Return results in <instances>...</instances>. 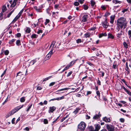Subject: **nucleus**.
I'll return each instance as SVG.
<instances>
[{"label": "nucleus", "instance_id": "f257e3e1", "mask_svg": "<svg viewBox=\"0 0 131 131\" xmlns=\"http://www.w3.org/2000/svg\"><path fill=\"white\" fill-rule=\"evenodd\" d=\"M127 22L125 18L121 17L118 19L117 20V25L120 27L121 29L123 28L124 29L127 26Z\"/></svg>", "mask_w": 131, "mask_h": 131}, {"label": "nucleus", "instance_id": "f03ea898", "mask_svg": "<svg viewBox=\"0 0 131 131\" xmlns=\"http://www.w3.org/2000/svg\"><path fill=\"white\" fill-rule=\"evenodd\" d=\"M55 43L56 42L54 41H53L52 42L50 47V48H52L51 50L44 58V61H46L50 58L51 55L52 54V51L54 50V51L55 50V49H54L55 48H56V49L58 48V47H56V45L54 46V45Z\"/></svg>", "mask_w": 131, "mask_h": 131}, {"label": "nucleus", "instance_id": "7ed1b4c3", "mask_svg": "<svg viewBox=\"0 0 131 131\" xmlns=\"http://www.w3.org/2000/svg\"><path fill=\"white\" fill-rule=\"evenodd\" d=\"M106 128L108 131H114V127L111 125H109L108 124H106Z\"/></svg>", "mask_w": 131, "mask_h": 131}, {"label": "nucleus", "instance_id": "20e7f679", "mask_svg": "<svg viewBox=\"0 0 131 131\" xmlns=\"http://www.w3.org/2000/svg\"><path fill=\"white\" fill-rule=\"evenodd\" d=\"M76 60L73 61H71L67 66L66 67L64 68L66 70L68 69L69 67L72 66L74 63L75 62Z\"/></svg>", "mask_w": 131, "mask_h": 131}, {"label": "nucleus", "instance_id": "39448f33", "mask_svg": "<svg viewBox=\"0 0 131 131\" xmlns=\"http://www.w3.org/2000/svg\"><path fill=\"white\" fill-rule=\"evenodd\" d=\"M14 110H12L11 111L8 113L6 116V117L7 118L9 116L12 115L15 113V112H14Z\"/></svg>", "mask_w": 131, "mask_h": 131}, {"label": "nucleus", "instance_id": "423d86ee", "mask_svg": "<svg viewBox=\"0 0 131 131\" xmlns=\"http://www.w3.org/2000/svg\"><path fill=\"white\" fill-rule=\"evenodd\" d=\"M17 0H14L13 3H12V1H10V3L11 4L10 6L11 7H14L16 4V2H17Z\"/></svg>", "mask_w": 131, "mask_h": 131}, {"label": "nucleus", "instance_id": "0eeeda50", "mask_svg": "<svg viewBox=\"0 0 131 131\" xmlns=\"http://www.w3.org/2000/svg\"><path fill=\"white\" fill-rule=\"evenodd\" d=\"M103 120L106 123L109 122H111V121L110 119L109 118L107 117H103Z\"/></svg>", "mask_w": 131, "mask_h": 131}, {"label": "nucleus", "instance_id": "6e6552de", "mask_svg": "<svg viewBox=\"0 0 131 131\" xmlns=\"http://www.w3.org/2000/svg\"><path fill=\"white\" fill-rule=\"evenodd\" d=\"M88 17V15L87 14L84 15L82 17V22H86L87 21V19Z\"/></svg>", "mask_w": 131, "mask_h": 131}, {"label": "nucleus", "instance_id": "1a4fd4ad", "mask_svg": "<svg viewBox=\"0 0 131 131\" xmlns=\"http://www.w3.org/2000/svg\"><path fill=\"white\" fill-rule=\"evenodd\" d=\"M69 89H71V90L72 91H74V90L75 91L76 90L75 88H66L62 89H61L59 90L58 91H62L63 90H68Z\"/></svg>", "mask_w": 131, "mask_h": 131}, {"label": "nucleus", "instance_id": "9d476101", "mask_svg": "<svg viewBox=\"0 0 131 131\" xmlns=\"http://www.w3.org/2000/svg\"><path fill=\"white\" fill-rule=\"evenodd\" d=\"M122 31L121 30L120 32L117 33L116 35V36L118 38L122 37L123 35Z\"/></svg>", "mask_w": 131, "mask_h": 131}, {"label": "nucleus", "instance_id": "9b49d317", "mask_svg": "<svg viewBox=\"0 0 131 131\" xmlns=\"http://www.w3.org/2000/svg\"><path fill=\"white\" fill-rule=\"evenodd\" d=\"M56 108L54 106L50 107L49 108V113H52L56 110Z\"/></svg>", "mask_w": 131, "mask_h": 131}, {"label": "nucleus", "instance_id": "f8f14e48", "mask_svg": "<svg viewBox=\"0 0 131 131\" xmlns=\"http://www.w3.org/2000/svg\"><path fill=\"white\" fill-rule=\"evenodd\" d=\"M115 16L114 15H113L110 17V23L113 24L114 22V21L115 19Z\"/></svg>", "mask_w": 131, "mask_h": 131}, {"label": "nucleus", "instance_id": "ddd939ff", "mask_svg": "<svg viewBox=\"0 0 131 131\" xmlns=\"http://www.w3.org/2000/svg\"><path fill=\"white\" fill-rule=\"evenodd\" d=\"M123 89L126 91L127 93V94L131 96V92L129 91L128 90H127L126 88L124 87L123 86Z\"/></svg>", "mask_w": 131, "mask_h": 131}, {"label": "nucleus", "instance_id": "4468645a", "mask_svg": "<svg viewBox=\"0 0 131 131\" xmlns=\"http://www.w3.org/2000/svg\"><path fill=\"white\" fill-rule=\"evenodd\" d=\"M100 128L101 126L100 125L97 124L95 126V131H98Z\"/></svg>", "mask_w": 131, "mask_h": 131}, {"label": "nucleus", "instance_id": "2eb2a0df", "mask_svg": "<svg viewBox=\"0 0 131 131\" xmlns=\"http://www.w3.org/2000/svg\"><path fill=\"white\" fill-rule=\"evenodd\" d=\"M101 116V114H96L93 117V119H97L99 118Z\"/></svg>", "mask_w": 131, "mask_h": 131}, {"label": "nucleus", "instance_id": "dca6fc26", "mask_svg": "<svg viewBox=\"0 0 131 131\" xmlns=\"http://www.w3.org/2000/svg\"><path fill=\"white\" fill-rule=\"evenodd\" d=\"M36 60H34L31 61L29 64V66H30L33 65L36 62Z\"/></svg>", "mask_w": 131, "mask_h": 131}, {"label": "nucleus", "instance_id": "f3484780", "mask_svg": "<svg viewBox=\"0 0 131 131\" xmlns=\"http://www.w3.org/2000/svg\"><path fill=\"white\" fill-rule=\"evenodd\" d=\"M107 21L106 20H105V21L103 23V27L105 28H106L108 27V25L107 24Z\"/></svg>", "mask_w": 131, "mask_h": 131}, {"label": "nucleus", "instance_id": "a211bd4d", "mask_svg": "<svg viewBox=\"0 0 131 131\" xmlns=\"http://www.w3.org/2000/svg\"><path fill=\"white\" fill-rule=\"evenodd\" d=\"M19 17H18V16H16L14 18V19L13 20V21L11 23L12 24H14L15 21H16V20L19 18Z\"/></svg>", "mask_w": 131, "mask_h": 131}, {"label": "nucleus", "instance_id": "6ab92c4d", "mask_svg": "<svg viewBox=\"0 0 131 131\" xmlns=\"http://www.w3.org/2000/svg\"><path fill=\"white\" fill-rule=\"evenodd\" d=\"M82 122H81L79 124L78 126V129H80L81 131L82 130Z\"/></svg>", "mask_w": 131, "mask_h": 131}, {"label": "nucleus", "instance_id": "aec40b11", "mask_svg": "<svg viewBox=\"0 0 131 131\" xmlns=\"http://www.w3.org/2000/svg\"><path fill=\"white\" fill-rule=\"evenodd\" d=\"M113 3L115 4H120L121 2L117 0H113L112 1Z\"/></svg>", "mask_w": 131, "mask_h": 131}, {"label": "nucleus", "instance_id": "412c9836", "mask_svg": "<svg viewBox=\"0 0 131 131\" xmlns=\"http://www.w3.org/2000/svg\"><path fill=\"white\" fill-rule=\"evenodd\" d=\"M22 107V106H21L20 107L19 106H18L16 107L13 110H14V112H15V113L17 112L18 110H19L20 108H21Z\"/></svg>", "mask_w": 131, "mask_h": 131}, {"label": "nucleus", "instance_id": "4be33fe9", "mask_svg": "<svg viewBox=\"0 0 131 131\" xmlns=\"http://www.w3.org/2000/svg\"><path fill=\"white\" fill-rule=\"evenodd\" d=\"M34 9L36 10L38 12H41V10L37 6H35L34 7Z\"/></svg>", "mask_w": 131, "mask_h": 131}, {"label": "nucleus", "instance_id": "5701e85b", "mask_svg": "<svg viewBox=\"0 0 131 131\" xmlns=\"http://www.w3.org/2000/svg\"><path fill=\"white\" fill-rule=\"evenodd\" d=\"M2 12H4L6 9V6L5 5H3L2 7Z\"/></svg>", "mask_w": 131, "mask_h": 131}, {"label": "nucleus", "instance_id": "b1692460", "mask_svg": "<svg viewBox=\"0 0 131 131\" xmlns=\"http://www.w3.org/2000/svg\"><path fill=\"white\" fill-rule=\"evenodd\" d=\"M86 124L84 122H82V130H83L85 129L86 127Z\"/></svg>", "mask_w": 131, "mask_h": 131}, {"label": "nucleus", "instance_id": "393cba45", "mask_svg": "<svg viewBox=\"0 0 131 131\" xmlns=\"http://www.w3.org/2000/svg\"><path fill=\"white\" fill-rule=\"evenodd\" d=\"M83 8L85 10H87L88 8L89 7L87 5L84 4L83 5Z\"/></svg>", "mask_w": 131, "mask_h": 131}, {"label": "nucleus", "instance_id": "a878e982", "mask_svg": "<svg viewBox=\"0 0 131 131\" xmlns=\"http://www.w3.org/2000/svg\"><path fill=\"white\" fill-rule=\"evenodd\" d=\"M108 38H111L112 39H113L114 38V36L112 34L110 33H109L108 34Z\"/></svg>", "mask_w": 131, "mask_h": 131}, {"label": "nucleus", "instance_id": "bb28decb", "mask_svg": "<svg viewBox=\"0 0 131 131\" xmlns=\"http://www.w3.org/2000/svg\"><path fill=\"white\" fill-rule=\"evenodd\" d=\"M15 39H12L11 40H10L8 42L10 44H12L14 42H15Z\"/></svg>", "mask_w": 131, "mask_h": 131}, {"label": "nucleus", "instance_id": "cd10ccee", "mask_svg": "<svg viewBox=\"0 0 131 131\" xmlns=\"http://www.w3.org/2000/svg\"><path fill=\"white\" fill-rule=\"evenodd\" d=\"M89 129L90 131H95L94 130V128L92 126H90L89 127Z\"/></svg>", "mask_w": 131, "mask_h": 131}, {"label": "nucleus", "instance_id": "c85d7f7f", "mask_svg": "<svg viewBox=\"0 0 131 131\" xmlns=\"http://www.w3.org/2000/svg\"><path fill=\"white\" fill-rule=\"evenodd\" d=\"M30 28L28 27H27L26 30V32L27 33H29L30 32Z\"/></svg>", "mask_w": 131, "mask_h": 131}, {"label": "nucleus", "instance_id": "c756f323", "mask_svg": "<svg viewBox=\"0 0 131 131\" xmlns=\"http://www.w3.org/2000/svg\"><path fill=\"white\" fill-rule=\"evenodd\" d=\"M16 44L17 46H19L21 45L20 41L19 40H17L16 41Z\"/></svg>", "mask_w": 131, "mask_h": 131}, {"label": "nucleus", "instance_id": "7c9ffc66", "mask_svg": "<svg viewBox=\"0 0 131 131\" xmlns=\"http://www.w3.org/2000/svg\"><path fill=\"white\" fill-rule=\"evenodd\" d=\"M64 99V96H62L60 97H57V100L59 101L60 100L63 99Z\"/></svg>", "mask_w": 131, "mask_h": 131}, {"label": "nucleus", "instance_id": "2f4dec72", "mask_svg": "<svg viewBox=\"0 0 131 131\" xmlns=\"http://www.w3.org/2000/svg\"><path fill=\"white\" fill-rule=\"evenodd\" d=\"M25 97H23L20 99V101L21 102H24L25 101Z\"/></svg>", "mask_w": 131, "mask_h": 131}, {"label": "nucleus", "instance_id": "473e14b6", "mask_svg": "<svg viewBox=\"0 0 131 131\" xmlns=\"http://www.w3.org/2000/svg\"><path fill=\"white\" fill-rule=\"evenodd\" d=\"M123 45L126 48H128V45L125 42H123Z\"/></svg>", "mask_w": 131, "mask_h": 131}, {"label": "nucleus", "instance_id": "72a5a7b5", "mask_svg": "<svg viewBox=\"0 0 131 131\" xmlns=\"http://www.w3.org/2000/svg\"><path fill=\"white\" fill-rule=\"evenodd\" d=\"M23 9H22L21 10L20 12H19V14H18V17H20L22 14L23 12Z\"/></svg>", "mask_w": 131, "mask_h": 131}, {"label": "nucleus", "instance_id": "f704fd0d", "mask_svg": "<svg viewBox=\"0 0 131 131\" xmlns=\"http://www.w3.org/2000/svg\"><path fill=\"white\" fill-rule=\"evenodd\" d=\"M4 52L5 55H8L9 53V51L8 50H6L4 51Z\"/></svg>", "mask_w": 131, "mask_h": 131}, {"label": "nucleus", "instance_id": "c9c22d12", "mask_svg": "<svg viewBox=\"0 0 131 131\" xmlns=\"http://www.w3.org/2000/svg\"><path fill=\"white\" fill-rule=\"evenodd\" d=\"M91 6H94V5L95 4V2L93 0H91Z\"/></svg>", "mask_w": 131, "mask_h": 131}, {"label": "nucleus", "instance_id": "e433bc0d", "mask_svg": "<svg viewBox=\"0 0 131 131\" xmlns=\"http://www.w3.org/2000/svg\"><path fill=\"white\" fill-rule=\"evenodd\" d=\"M128 37L130 38L131 37V30H129L128 31Z\"/></svg>", "mask_w": 131, "mask_h": 131}, {"label": "nucleus", "instance_id": "4c0bfd02", "mask_svg": "<svg viewBox=\"0 0 131 131\" xmlns=\"http://www.w3.org/2000/svg\"><path fill=\"white\" fill-rule=\"evenodd\" d=\"M68 116V115L66 116L65 117L63 118L61 120V122H63L65 119Z\"/></svg>", "mask_w": 131, "mask_h": 131}, {"label": "nucleus", "instance_id": "58836bf2", "mask_svg": "<svg viewBox=\"0 0 131 131\" xmlns=\"http://www.w3.org/2000/svg\"><path fill=\"white\" fill-rule=\"evenodd\" d=\"M80 110V109L79 108H77L76 110L73 112V113H74L75 114H76Z\"/></svg>", "mask_w": 131, "mask_h": 131}, {"label": "nucleus", "instance_id": "ea45409f", "mask_svg": "<svg viewBox=\"0 0 131 131\" xmlns=\"http://www.w3.org/2000/svg\"><path fill=\"white\" fill-rule=\"evenodd\" d=\"M14 11V10H13L11 12L9 13L7 15V17L8 18L12 14V13L13 12V11Z\"/></svg>", "mask_w": 131, "mask_h": 131}, {"label": "nucleus", "instance_id": "a19ab883", "mask_svg": "<svg viewBox=\"0 0 131 131\" xmlns=\"http://www.w3.org/2000/svg\"><path fill=\"white\" fill-rule=\"evenodd\" d=\"M36 35L35 34H32L31 37L32 38H36Z\"/></svg>", "mask_w": 131, "mask_h": 131}, {"label": "nucleus", "instance_id": "79ce46f5", "mask_svg": "<svg viewBox=\"0 0 131 131\" xmlns=\"http://www.w3.org/2000/svg\"><path fill=\"white\" fill-rule=\"evenodd\" d=\"M44 123L45 124H46L48 123V122L47 119H44L43 120Z\"/></svg>", "mask_w": 131, "mask_h": 131}, {"label": "nucleus", "instance_id": "37998d69", "mask_svg": "<svg viewBox=\"0 0 131 131\" xmlns=\"http://www.w3.org/2000/svg\"><path fill=\"white\" fill-rule=\"evenodd\" d=\"M79 4V2H75L74 3V5L76 6H78Z\"/></svg>", "mask_w": 131, "mask_h": 131}, {"label": "nucleus", "instance_id": "c03bdc74", "mask_svg": "<svg viewBox=\"0 0 131 131\" xmlns=\"http://www.w3.org/2000/svg\"><path fill=\"white\" fill-rule=\"evenodd\" d=\"M42 88L41 86H37V90H41Z\"/></svg>", "mask_w": 131, "mask_h": 131}, {"label": "nucleus", "instance_id": "a18cd8bd", "mask_svg": "<svg viewBox=\"0 0 131 131\" xmlns=\"http://www.w3.org/2000/svg\"><path fill=\"white\" fill-rule=\"evenodd\" d=\"M121 29L120 27H119L118 26H117V27L116 28V31L117 32L119 31H120V29Z\"/></svg>", "mask_w": 131, "mask_h": 131}, {"label": "nucleus", "instance_id": "49530a36", "mask_svg": "<svg viewBox=\"0 0 131 131\" xmlns=\"http://www.w3.org/2000/svg\"><path fill=\"white\" fill-rule=\"evenodd\" d=\"M84 35L86 37H89L90 36V34L89 33H87L85 34Z\"/></svg>", "mask_w": 131, "mask_h": 131}, {"label": "nucleus", "instance_id": "de8ad7c7", "mask_svg": "<svg viewBox=\"0 0 131 131\" xmlns=\"http://www.w3.org/2000/svg\"><path fill=\"white\" fill-rule=\"evenodd\" d=\"M81 39H78L76 40V42L77 43L81 42Z\"/></svg>", "mask_w": 131, "mask_h": 131}, {"label": "nucleus", "instance_id": "09e8293b", "mask_svg": "<svg viewBox=\"0 0 131 131\" xmlns=\"http://www.w3.org/2000/svg\"><path fill=\"white\" fill-rule=\"evenodd\" d=\"M32 104H31V105H30L28 107V108L27 109V110H26V111H27V112H28L29 111V110L30 109V108H31V107L32 106Z\"/></svg>", "mask_w": 131, "mask_h": 131}, {"label": "nucleus", "instance_id": "8fccbe9b", "mask_svg": "<svg viewBox=\"0 0 131 131\" xmlns=\"http://www.w3.org/2000/svg\"><path fill=\"white\" fill-rule=\"evenodd\" d=\"M72 73V71H71L69 72L67 75V77H68Z\"/></svg>", "mask_w": 131, "mask_h": 131}, {"label": "nucleus", "instance_id": "3c124183", "mask_svg": "<svg viewBox=\"0 0 131 131\" xmlns=\"http://www.w3.org/2000/svg\"><path fill=\"white\" fill-rule=\"evenodd\" d=\"M42 31L41 30H39L37 32V33L38 34H40V33H42Z\"/></svg>", "mask_w": 131, "mask_h": 131}, {"label": "nucleus", "instance_id": "603ef678", "mask_svg": "<svg viewBox=\"0 0 131 131\" xmlns=\"http://www.w3.org/2000/svg\"><path fill=\"white\" fill-rule=\"evenodd\" d=\"M55 84V82H52L50 83L49 85V86H51Z\"/></svg>", "mask_w": 131, "mask_h": 131}, {"label": "nucleus", "instance_id": "864d4df0", "mask_svg": "<svg viewBox=\"0 0 131 131\" xmlns=\"http://www.w3.org/2000/svg\"><path fill=\"white\" fill-rule=\"evenodd\" d=\"M103 35L101 36V35H99V37H102V36H107V34L106 33H105L103 34Z\"/></svg>", "mask_w": 131, "mask_h": 131}, {"label": "nucleus", "instance_id": "5fc2aeb1", "mask_svg": "<svg viewBox=\"0 0 131 131\" xmlns=\"http://www.w3.org/2000/svg\"><path fill=\"white\" fill-rule=\"evenodd\" d=\"M6 70H5L4 71L3 73L1 75V77H2L5 74V73L6 72Z\"/></svg>", "mask_w": 131, "mask_h": 131}, {"label": "nucleus", "instance_id": "6e6d98bb", "mask_svg": "<svg viewBox=\"0 0 131 131\" xmlns=\"http://www.w3.org/2000/svg\"><path fill=\"white\" fill-rule=\"evenodd\" d=\"M120 122L122 123H123L124 121V119L123 118H121L120 119Z\"/></svg>", "mask_w": 131, "mask_h": 131}, {"label": "nucleus", "instance_id": "4d7b16f0", "mask_svg": "<svg viewBox=\"0 0 131 131\" xmlns=\"http://www.w3.org/2000/svg\"><path fill=\"white\" fill-rule=\"evenodd\" d=\"M85 118L86 119H89L90 118V116H88V115H86Z\"/></svg>", "mask_w": 131, "mask_h": 131}, {"label": "nucleus", "instance_id": "13d9d810", "mask_svg": "<svg viewBox=\"0 0 131 131\" xmlns=\"http://www.w3.org/2000/svg\"><path fill=\"white\" fill-rule=\"evenodd\" d=\"M50 77H47V78H45V79L43 80V81H46L48 80L50 78Z\"/></svg>", "mask_w": 131, "mask_h": 131}, {"label": "nucleus", "instance_id": "bf43d9fd", "mask_svg": "<svg viewBox=\"0 0 131 131\" xmlns=\"http://www.w3.org/2000/svg\"><path fill=\"white\" fill-rule=\"evenodd\" d=\"M91 93L92 92L91 91H88L87 92L86 95H88L89 94H91Z\"/></svg>", "mask_w": 131, "mask_h": 131}, {"label": "nucleus", "instance_id": "052dcab7", "mask_svg": "<svg viewBox=\"0 0 131 131\" xmlns=\"http://www.w3.org/2000/svg\"><path fill=\"white\" fill-rule=\"evenodd\" d=\"M24 130H26L27 131H28L29 130V128L28 127H26L25 129H24Z\"/></svg>", "mask_w": 131, "mask_h": 131}, {"label": "nucleus", "instance_id": "680f3d73", "mask_svg": "<svg viewBox=\"0 0 131 131\" xmlns=\"http://www.w3.org/2000/svg\"><path fill=\"white\" fill-rule=\"evenodd\" d=\"M21 34L20 33H18L17 35V36L18 37H20L21 36Z\"/></svg>", "mask_w": 131, "mask_h": 131}, {"label": "nucleus", "instance_id": "e2e57ef3", "mask_svg": "<svg viewBox=\"0 0 131 131\" xmlns=\"http://www.w3.org/2000/svg\"><path fill=\"white\" fill-rule=\"evenodd\" d=\"M15 119V118H14L12 120V123L13 124H14L15 123V122H14Z\"/></svg>", "mask_w": 131, "mask_h": 131}, {"label": "nucleus", "instance_id": "0e129e2a", "mask_svg": "<svg viewBox=\"0 0 131 131\" xmlns=\"http://www.w3.org/2000/svg\"><path fill=\"white\" fill-rule=\"evenodd\" d=\"M110 14L109 13H105V16H107L110 15Z\"/></svg>", "mask_w": 131, "mask_h": 131}, {"label": "nucleus", "instance_id": "69168bd1", "mask_svg": "<svg viewBox=\"0 0 131 131\" xmlns=\"http://www.w3.org/2000/svg\"><path fill=\"white\" fill-rule=\"evenodd\" d=\"M59 6L58 5L56 4L54 5V7L55 8H57Z\"/></svg>", "mask_w": 131, "mask_h": 131}, {"label": "nucleus", "instance_id": "338daca9", "mask_svg": "<svg viewBox=\"0 0 131 131\" xmlns=\"http://www.w3.org/2000/svg\"><path fill=\"white\" fill-rule=\"evenodd\" d=\"M97 83L99 85H101V82L99 80H98V81L97 82Z\"/></svg>", "mask_w": 131, "mask_h": 131}, {"label": "nucleus", "instance_id": "774afa93", "mask_svg": "<svg viewBox=\"0 0 131 131\" xmlns=\"http://www.w3.org/2000/svg\"><path fill=\"white\" fill-rule=\"evenodd\" d=\"M113 68L116 69V64H113Z\"/></svg>", "mask_w": 131, "mask_h": 131}]
</instances>
